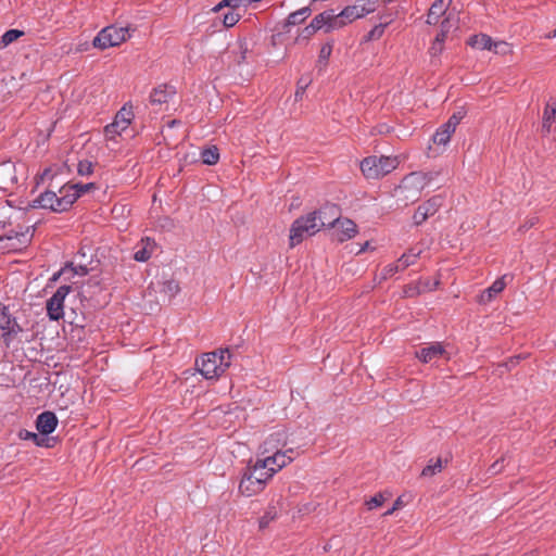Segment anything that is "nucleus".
<instances>
[{
  "instance_id": "f257e3e1",
  "label": "nucleus",
  "mask_w": 556,
  "mask_h": 556,
  "mask_svg": "<svg viewBox=\"0 0 556 556\" xmlns=\"http://www.w3.org/2000/svg\"><path fill=\"white\" fill-rule=\"evenodd\" d=\"M328 211L331 212L332 215H337L339 207L336 204H326L321 206L319 210L309 212L306 215L298 217L292 223L290 228V248H294L295 245L303 242L305 238L314 236L323 227L333 228L334 223L338 222V218L328 222L323 219V215H325Z\"/></svg>"
},
{
  "instance_id": "f03ea898",
  "label": "nucleus",
  "mask_w": 556,
  "mask_h": 556,
  "mask_svg": "<svg viewBox=\"0 0 556 556\" xmlns=\"http://www.w3.org/2000/svg\"><path fill=\"white\" fill-rule=\"evenodd\" d=\"M262 459H257L254 465H249L243 473L239 484V492L244 496H253L265 489L266 483L275 475L273 467H260Z\"/></svg>"
},
{
  "instance_id": "7ed1b4c3",
  "label": "nucleus",
  "mask_w": 556,
  "mask_h": 556,
  "mask_svg": "<svg viewBox=\"0 0 556 556\" xmlns=\"http://www.w3.org/2000/svg\"><path fill=\"white\" fill-rule=\"evenodd\" d=\"M232 354L228 348L204 353L195 361L198 370L205 379H216L231 365Z\"/></svg>"
},
{
  "instance_id": "20e7f679",
  "label": "nucleus",
  "mask_w": 556,
  "mask_h": 556,
  "mask_svg": "<svg viewBox=\"0 0 556 556\" xmlns=\"http://www.w3.org/2000/svg\"><path fill=\"white\" fill-rule=\"evenodd\" d=\"M25 330L17 321V318L11 313L10 307L0 303V342L10 349L15 341L21 342Z\"/></svg>"
},
{
  "instance_id": "39448f33",
  "label": "nucleus",
  "mask_w": 556,
  "mask_h": 556,
  "mask_svg": "<svg viewBox=\"0 0 556 556\" xmlns=\"http://www.w3.org/2000/svg\"><path fill=\"white\" fill-rule=\"evenodd\" d=\"M399 164L397 157L371 155L365 157L359 167L367 179H379L393 172Z\"/></svg>"
},
{
  "instance_id": "423d86ee",
  "label": "nucleus",
  "mask_w": 556,
  "mask_h": 556,
  "mask_svg": "<svg viewBox=\"0 0 556 556\" xmlns=\"http://www.w3.org/2000/svg\"><path fill=\"white\" fill-rule=\"evenodd\" d=\"M130 37L128 27L110 25L101 29L92 40V46L99 50L119 46Z\"/></svg>"
},
{
  "instance_id": "0eeeda50",
  "label": "nucleus",
  "mask_w": 556,
  "mask_h": 556,
  "mask_svg": "<svg viewBox=\"0 0 556 556\" xmlns=\"http://www.w3.org/2000/svg\"><path fill=\"white\" fill-rule=\"evenodd\" d=\"M378 0H356L354 4L345 7L340 13H336L342 27L353 21L364 17L376 11Z\"/></svg>"
},
{
  "instance_id": "6e6552de",
  "label": "nucleus",
  "mask_w": 556,
  "mask_h": 556,
  "mask_svg": "<svg viewBox=\"0 0 556 556\" xmlns=\"http://www.w3.org/2000/svg\"><path fill=\"white\" fill-rule=\"evenodd\" d=\"M33 227H26L25 230H10L4 236L0 237V243L5 242L4 245H1V249L7 251H17L21 250L23 247H26L33 236H34V229L30 231Z\"/></svg>"
},
{
  "instance_id": "1a4fd4ad",
  "label": "nucleus",
  "mask_w": 556,
  "mask_h": 556,
  "mask_svg": "<svg viewBox=\"0 0 556 556\" xmlns=\"http://www.w3.org/2000/svg\"><path fill=\"white\" fill-rule=\"evenodd\" d=\"M72 290L71 286H61L54 294L47 301V314L51 320H59L64 315V300Z\"/></svg>"
},
{
  "instance_id": "9d476101",
  "label": "nucleus",
  "mask_w": 556,
  "mask_h": 556,
  "mask_svg": "<svg viewBox=\"0 0 556 556\" xmlns=\"http://www.w3.org/2000/svg\"><path fill=\"white\" fill-rule=\"evenodd\" d=\"M427 175H425V172H413L408 175H406L400 186L397 187V191L404 192V191H414L412 198L413 201L418 199L420 197L421 191L427 186Z\"/></svg>"
},
{
  "instance_id": "9b49d317",
  "label": "nucleus",
  "mask_w": 556,
  "mask_h": 556,
  "mask_svg": "<svg viewBox=\"0 0 556 556\" xmlns=\"http://www.w3.org/2000/svg\"><path fill=\"white\" fill-rule=\"evenodd\" d=\"M443 204V198L442 195H433L425 203L420 204L414 215L413 220L416 226L421 225L424 222H426L430 216H433L439 208Z\"/></svg>"
},
{
  "instance_id": "f8f14e48",
  "label": "nucleus",
  "mask_w": 556,
  "mask_h": 556,
  "mask_svg": "<svg viewBox=\"0 0 556 556\" xmlns=\"http://www.w3.org/2000/svg\"><path fill=\"white\" fill-rule=\"evenodd\" d=\"M338 21L334 10L330 9L317 14L309 24L314 26L317 31L324 29L325 33H329L342 28V24Z\"/></svg>"
},
{
  "instance_id": "ddd939ff",
  "label": "nucleus",
  "mask_w": 556,
  "mask_h": 556,
  "mask_svg": "<svg viewBox=\"0 0 556 556\" xmlns=\"http://www.w3.org/2000/svg\"><path fill=\"white\" fill-rule=\"evenodd\" d=\"M293 460V456H289L288 453H283L281 450H277L273 455L266 456L262 459L261 468L273 467L275 473L286 467Z\"/></svg>"
},
{
  "instance_id": "4468645a",
  "label": "nucleus",
  "mask_w": 556,
  "mask_h": 556,
  "mask_svg": "<svg viewBox=\"0 0 556 556\" xmlns=\"http://www.w3.org/2000/svg\"><path fill=\"white\" fill-rule=\"evenodd\" d=\"M176 94L175 87L163 84L155 88L150 93V103L152 105H163L169 102Z\"/></svg>"
},
{
  "instance_id": "2eb2a0df",
  "label": "nucleus",
  "mask_w": 556,
  "mask_h": 556,
  "mask_svg": "<svg viewBox=\"0 0 556 556\" xmlns=\"http://www.w3.org/2000/svg\"><path fill=\"white\" fill-rule=\"evenodd\" d=\"M58 426V418L53 412L46 410L37 416L36 428L41 435H49Z\"/></svg>"
},
{
  "instance_id": "dca6fc26",
  "label": "nucleus",
  "mask_w": 556,
  "mask_h": 556,
  "mask_svg": "<svg viewBox=\"0 0 556 556\" xmlns=\"http://www.w3.org/2000/svg\"><path fill=\"white\" fill-rule=\"evenodd\" d=\"M333 227L336 228L334 235L339 242H344L357 233V225L349 218H338V222L334 223Z\"/></svg>"
},
{
  "instance_id": "f3484780",
  "label": "nucleus",
  "mask_w": 556,
  "mask_h": 556,
  "mask_svg": "<svg viewBox=\"0 0 556 556\" xmlns=\"http://www.w3.org/2000/svg\"><path fill=\"white\" fill-rule=\"evenodd\" d=\"M287 432L285 430H278L269 434L263 443V454L274 453L277 450H281L287 443Z\"/></svg>"
},
{
  "instance_id": "a211bd4d",
  "label": "nucleus",
  "mask_w": 556,
  "mask_h": 556,
  "mask_svg": "<svg viewBox=\"0 0 556 556\" xmlns=\"http://www.w3.org/2000/svg\"><path fill=\"white\" fill-rule=\"evenodd\" d=\"M467 43L473 49L494 50L496 53L498 52L497 47L502 45V42H493L492 38L485 34L469 37Z\"/></svg>"
},
{
  "instance_id": "6ab92c4d",
  "label": "nucleus",
  "mask_w": 556,
  "mask_h": 556,
  "mask_svg": "<svg viewBox=\"0 0 556 556\" xmlns=\"http://www.w3.org/2000/svg\"><path fill=\"white\" fill-rule=\"evenodd\" d=\"M452 0H435L428 11L427 24L437 25L441 16L445 14Z\"/></svg>"
},
{
  "instance_id": "aec40b11",
  "label": "nucleus",
  "mask_w": 556,
  "mask_h": 556,
  "mask_svg": "<svg viewBox=\"0 0 556 556\" xmlns=\"http://www.w3.org/2000/svg\"><path fill=\"white\" fill-rule=\"evenodd\" d=\"M508 275H504L497 278L488 289H485L480 298L479 302L481 304H486L491 302L497 294H500L506 287V278Z\"/></svg>"
},
{
  "instance_id": "412c9836",
  "label": "nucleus",
  "mask_w": 556,
  "mask_h": 556,
  "mask_svg": "<svg viewBox=\"0 0 556 556\" xmlns=\"http://www.w3.org/2000/svg\"><path fill=\"white\" fill-rule=\"evenodd\" d=\"M60 197L56 204V212L61 213L67 211L73 203L79 198V193H77L74 189H71V186H64L60 189Z\"/></svg>"
},
{
  "instance_id": "4be33fe9",
  "label": "nucleus",
  "mask_w": 556,
  "mask_h": 556,
  "mask_svg": "<svg viewBox=\"0 0 556 556\" xmlns=\"http://www.w3.org/2000/svg\"><path fill=\"white\" fill-rule=\"evenodd\" d=\"M18 437L22 440H30L33 441L37 446L42 447H53L55 444V439L47 435H41L40 433H35L28 430H21L18 432Z\"/></svg>"
},
{
  "instance_id": "5701e85b",
  "label": "nucleus",
  "mask_w": 556,
  "mask_h": 556,
  "mask_svg": "<svg viewBox=\"0 0 556 556\" xmlns=\"http://www.w3.org/2000/svg\"><path fill=\"white\" fill-rule=\"evenodd\" d=\"M445 352L444 348L440 343L426 346L416 351V357L422 363H429L440 357Z\"/></svg>"
},
{
  "instance_id": "b1692460",
  "label": "nucleus",
  "mask_w": 556,
  "mask_h": 556,
  "mask_svg": "<svg viewBox=\"0 0 556 556\" xmlns=\"http://www.w3.org/2000/svg\"><path fill=\"white\" fill-rule=\"evenodd\" d=\"M59 197L55 192L47 190L33 201V207L50 208L56 212Z\"/></svg>"
},
{
  "instance_id": "393cba45",
  "label": "nucleus",
  "mask_w": 556,
  "mask_h": 556,
  "mask_svg": "<svg viewBox=\"0 0 556 556\" xmlns=\"http://www.w3.org/2000/svg\"><path fill=\"white\" fill-rule=\"evenodd\" d=\"M556 117V99L549 98L543 112L542 131L548 134Z\"/></svg>"
},
{
  "instance_id": "a878e982",
  "label": "nucleus",
  "mask_w": 556,
  "mask_h": 556,
  "mask_svg": "<svg viewBox=\"0 0 556 556\" xmlns=\"http://www.w3.org/2000/svg\"><path fill=\"white\" fill-rule=\"evenodd\" d=\"M312 13V9L309 7H304L295 12H292L288 15L286 20L285 27L295 26L303 23Z\"/></svg>"
},
{
  "instance_id": "bb28decb",
  "label": "nucleus",
  "mask_w": 556,
  "mask_h": 556,
  "mask_svg": "<svg viewBox=\"0 0 556 556\" xmlns=\"http://www.w3.org/2000/svg\"><path fill=\"white\" fill-rule=\"evenodd\" d=\"M454 131L455 130H453L452 128H447L446 125L443 124L440 128H438V130L432 136L433 143L439 146H445L450 141L451 136Z\"/></svg>"
},
{
  "instance_id": "cd10ccee",
  "label": "nucleus",
  "mask_w": 556,
  "mask_h": 556,
  "mask_svg": "<svg viewBox=\"0 0 556 556\" xmlns=\"http://www.w3.org/2000/svg\"><path fill=\"white\" fill-rule=\"evenodd\" d=\"M201 160L206 165H215L219 161V151L216 146H211L202 150Z\"/></svg>"
},
{
  "instance_id": "c85d7f7f",
  "label": "nucleus",
  "mask_w": 556,
  "mask_h": 556,
  "mask_svg": "<svg viewBox=\"0 0 556 556\" xmlns=\"http://www.w3.org/2000/svg\"><path fill=\"white\" fill-rule=\"evenodd\" d=\"M142 243L144 244L141 249L135 252L134 258L137 262H147L150 257L152 252L149 250V247L154 245V241L150 238L142 239Z\"/></svg>"
},
{
  "instance_id": "c756f323",
  "label": "nucleus",
  "mask_w": 556,
  "mask_h": 556,
  "mask_svg": "<svg viewBox=\"0 0 556 556\" xmlns=\"http://www.w3.org/2000/svg\"><path fill=\"white\" fill-rule=\"evenodd\" d=\"M421 251L416 249H410L407 253H404L399 260L397 264L401 266V269H405L412 264L415 263L416 258L420 255Z\"/></svg>"
},
{
  "instance_id": "7c9ffc66",
  "label": "nucleus",
  "mask_w": 556,
  "mask_h": 556,
  "mask_svg": "<svg viewBox=\"0 0 556 556\" xmlns=\"http://www.w3.org/2000/svg\"><path fill=\"white\" fill-rule=\"evenodd\" d=\"M24 33L18 29H9L0 38V49L8 47L10 43L22 37Z\"/></svg>"
},
{
  "instance_id": "2f4dec72",
  "label": "nucleus",
  "mask_w": 556,
  "mask_h": 556,
  "mask_svg": "<svg viewBox=\"0 0 556 556\" xmlns=\"http://www.w3.org/2000/svg\"><path fill=\"white\" fill-rule=\"evenodd\" d=\"M443 467L442 459L439 457L435 460L430 459L429 464L422 469V477H432L437 472H440Z\"/></svg>"
},
{
  "instance_id": "473e14b6",
  "label": "nucleus",
  "mask_w": 556,
  "mask_h": 556,
  "mask_svg": "<svg viewBox=\"0 0 556 556\" xmlns=\"http://www.w3.org/2000/svg\"><path fill=\"white\" fill-rule=\"evenodd\" d=\"M388 23H380L376 25L367 35L364 36L363 42H369L372 40H378L382 37Z\"/></svg>"
},
{
  "instance_id": "72a5a7b5",
  "label": "nucleus",
  "mask_w": 556,
  "mask_h": 556,
  "mask_svg": "<svg viewBox=\"0 0 556 556\" xmlns=\"http://www.w3.org/2000/svg\"><path fill=\"white\" fill-rule=\"evenodd\" d=\"M333 45L332 42H326L321 46L318 60H317V66H326L328 63V60L331 55Z\"/></svg>"
},
{
  "instance_id": "f704fd0d",
  "label": "nucleus",
  "mask_w": 556,
  "mask_h": 556,
  "mask_svg": "<svg viewBox=\"0 0 556 556\" xmlns=\"http://www.w3.org/2000/svg\"><path fill=\"white\" fill-rule=\"evenodd\" d=\"M132 116L134 114L131 110H127L126 106H123L122 110L117 113L115 121H118L119 125L122 124L121 129L125 130L130 124Z\"/></svg>"
},
{
  "instance_id": "c9c22d12",
  "label": "nucleus",
  "mask_w": 556,
  "mask_h": 556,
  "mask_svg": "<svg viewBox=\"0 0 556 556\" xmlns=\"http://www.w3.org/2000/svg\"><path fill=\"white\" fill-rule=\"evenodd\" d=\"M277 518V509L274 506H269L265 514L260 518V528H266L269 522Z\"/></svg>"
},
{
  "instance_id": "e433bc0d",
  "label": "nucleus",
  "mask_w": 556,
  "mask_h": 556,
  "mask_svg": "<svg viewBox=\"0 0 556 556\" xmlns=\"http://www.w3.org/2000/svg\"><path fill=\"white\" fill-rule=\"evenodd\" d=\"M240 17L241 15L239 13H236L235 10H230L223 15L222 22L226 28H229L235 26L239 22Z\"/></svg>"
},
{
  "instance_id": "4c0bfd02",
  "label": "nucleus",
  "mask_w": 556,
  "mask_h": 556,
  "mask_svg": "<svg viewBox=\"0 0 556 556\" xmlns=\"http://www.w3.org/2000/svg\"><path fill=\"white\" fill-rule=\"evenodd\" d=\"M466 112L462 109L457 112H455L448 121L445 123L447 128H452L453 130L456 129L457 125L460 123V121L465 117Z\"/></svg>"
},
{
  "instance_id": "58836bf2",
  "label": "nucleus",
  "mask_w": 556,
  "mask_h": 556,
  "mask_svg": "<svg viewBox=\"0 0 556 556\" xmlns=\"http://www.w3.org/2000/svg\"><path fill=\"white\" fill-rule=\"evenodd\" d=\"M315 33H317V30H315L314 26L308 24L300 31L295 38V42L300 43L301 41H308Z\"/></svg>"
},
{
  "instance_id": "ea45409f",
  "label": "nucleus",
  "mask_w": 556,
  "mask_h": 556,
  "mask_svg": "<svg viewBox=\"0 0 556 556\" xmlns=\"http://www.w3.org/2000/svg\"><path fill=\"white\" fill-rule=\"evenodd\" d=\"M77 172L81 176H89L93 173V164L88 160L79 161Z\"/></svg>"
},
{
  "instance_id": "a19ab883",
  "label": "nucleus",
  "mask_w": 556,
  "mask_h": 556,
  "mask_svg": "<svg viewBox=\"0 0 556 556\" xmlns=\"http://www.w3.org/2000/svg\"><path fill=\"white\" fill-rule=\"evenodd\" d=\"M386 501L382 493H377L375 496H372L370 500L366 501V506L369 510L380 507L383 502Z\"/></svg>"
},
{
  "instance_id": "79ce46f5",
  "label": "nucleus",
  "mask_w": 556,
  "mask_h": 556,
  "mask_svg": "<svg viewBox=\"0 0 556 556\" xmlns=\"http://www.w3.org/2000/svg\"><path fill=\"white\" fill-rule=\"evenodd\" d=\"M399 269H401L399 264H389L381 270L380 279L387 280L388 278L392 277Z\"/></svg>"
},
{
  "instance_id": "37998d69",
  "label": "nucleus",
  "mask_w": 556,
  "mask_h": 556,
  "mask_svg": "<svg viewBox=\"0 0 556 556\" xmlns=\"http://www.w3.org/2000/svg\"><path fill=\"white\" fill-rule=\"evenodd\" d=\"M65 265H66L67 271L70 270L72 273V276H74V275L85 276L89 271V269L86 265L74 266L73 263H66Z\"/></svg>"
},
{
  "instance_id": "c03bdc74",
  "label": "nucleus",
  "mask_w": 556,
  "mask_h": 556,
  "mask_svg": "<svg viewBox=\"0 0 556 556\" xmlns=\"http://www.w3.org/2000/svg\"><path fill=\"white\" fill-rule=\"evenodd\" d=\"M505 456H502L500 459L495 460L489 468H488V473H490L491 476H495L500 472H502V470L504 469V462H505Z\"/></svg>"
},
{
  "instance_id": "a18cd8bd",
  "label": "nucleus",
  "mask_w": 556,
  "mask_h": 556,
  "mask_svg": "<svg viewBox=\"0 0 556 556\" xmlns=\"http://www.w3.org/2000/svg\"><path fill=\"white\" fill-rule=\"evenodd\" d=\"M180 288L177 281L168 280L164 282V291L168 293L170 296H174L179 292Z\"/></svg>"
},
{
  "instance_id": "49530a36",
  "label": "nucleus",
  "mask_w": 556,
  "mask_h": 556,
  "mask_svg": "<svg viewBox=\"0 0 556 556\" xmlns=\"http://www.w3.org/2000/svg\"><path fill=\"white\" fill-rule=\"evenodd\" d=\"M308 84H309V81L305 80L304 78L299 79L298 86H296V91L294 93L295 100H299L302 98Z\"/></svg>"
},
{
  "instance_id": "de8ad7c7",
  "label": "nucleus",
  "mask_w": 556,
  "mask_h": 556,
  "mask_svg": "<svg viewBox=\"0 0 556 556\" xmlns=\"http://www.w3.org/2000/svg\"><path fill=\"white\" fill-rule=\"evenodd\" d=\"M93 188H94V184H92V182L85 184V185L77 184V185L71 186V189H74L77 193H79V197Z\"/></svg>"
},
{
  "instance_id": "09e8293b",
  "label": "nucleus",
  "mask_w": 556,
  "mask_h": 556,
  "mask_svg": "<svg viewBox=\"0 0 556 556\" xmlns=\"http://www.w3.org/2000/svg\"><path fill=\"white\" fill-rule=\"evenodd\" d=\"M224 8H229L230 10H235L233 3L231 0H222L219 3H217L212 11L213 12H219Z\"/></svg>"
},
{
  "instance_id": "8fccbe9b",
  "label": "nucleus",
  "mask_w": 556,
  "mask_h": 556,
  "mask_svg": "<svg viewBox=\"0 0 556 556\" xmlns=\"http://www.w3.org/2000/svg\"><path fill=\"white\" fill-rule=\"evenodd\" d=\"M118 128H119V122L114 121V123H112L105 127L106 136L112 137L114 134H118L119 132Z\"/></svg>"
},
{
  "instance_id": "3c124183",
  "label": "nucleus",
  "mask_w": 556,
  "mask_h": 556,
  "mask_svg": "<svg viewBox=\"0 0 556 556\" xmlns=\"http://www.w3.org/2000/svg\"><path fill=\"white\" fill-rule=\"evenodd\" d=\"M239 48H240V59L237 61L238 64H241L243 63L245 60H247V54L249 52V49H248V46L245 42H240L239 43Z\"/></svg>"
},
{
  "instance_id": "603ef678",
  "label": "nucleus",
  "mask_w": 556,
  "mask_h": 556,
  "mask_svg": "<svg viewBox=\"0 0 556 556\" xmlns=\"http://www.w3.org/2000/svg\"><path fill=\"white\" fill-rule=\"evenodd\" d=\"M452 27L451 25V18L450 16H447L446 18H444L441 23V31H444V34H447L450 31V28Z\"/></svg>"
},
{
  "instance_id": "864d4df0",
  "label": "nucleus",
  "mask_w": 556,
  "mask_h": 556,
  "mask_svg": "<svg viewBox=\"0 0 556 556\" xmlns=\"http://www.w3.org/2000/svg\"><path fill=\"white\" fill-rule=\"evenodd\" d=\"M446 35L447 34H444V31H440L435 37L432 49H435L437 43L442 45L446 38Z\"/></svg>"
},
{
  "instance_id": "5fc2aeb1",
  "label": "nucleus",
  "mask_w": 556,
  "mask_h": 556,
  "mask_svg": "<svg viewBox=\"0 0 556 556\" xmlns=\"http://www.w3.org/2000/svg\"><path fill=\"white\" fill-rule=\"evenodd\" d=\"M231 1L233 3L235 10L240 7H248L249 4H251L250 0H231Z\"/></svg>"
},
{
  "instance_id": "6e6d98bb",
  "label": "nucleus",
  "mask_w": 556,
  "mask_h": 556,
  "mask_svg": "<svg viewBox=\"0 0 556 556\" xmlns=\"http://www.w3.org/2000/svg\"><path fill=\"white\" fill-rule=\"evenodd\" d=\"M67 273V269H66V265L61 269L59 270L58 273L53 274V276L51 277L50 281L51 282H55L56 280H59V278L66 274Z\"/></svg>"
},
{
  "instance_id": "4d7b16f0",
  "label": "nucleus",
  "mask_w": 556,
  "mask_h": 556,
  "mask_svg": "<svg viewBox=\"0 0 556 556\" xmlns=\"http://www.w3.org/2000/svg\"><path fill=\"white\" fill-rule=\"evenodd\" d=\"M334 218H340L339 213L337 215H332V213L328 211L325 215H323V219L326 222L333 220Z\"/></svg>"
},
{
  "instance_id": "13d9d810",
  "label": "nucleus",
  "mask_w": 556,
  "mask_h": 556,
  "mask_svg": "<svg viewBox=\"0 0 556 556\" xmlns=\"http://www.w3.org/2000/svg\"><path fill=\"white\" fill-rule=\"evenodd\" d=\"M89 49V43L88 42H84V43H79L77 47H76V51L77 52H85Z\"/></svg>"
},
{
  "instance_id": "bf43d9fd",
  "label": "nucleus",
  "mask_w": 556,
  "mask_h": 556,
  "mask_svg": "<svg viewBox=\"0 0 556 556\" xmlns=\"http://www.w3.org/2000/svg\"><path fill=\"white\" fill-rule=\"evenodd\" d=\"M283 453H288L289 456H293V459L299 455V452L295 448H287L286 451H282Z\"/></svg>"
},
{
  "instance_id": "052dcab7",
  "label": "nucleus",
  "mask_w": 556,
  "mask_h": 556,
  "mask_svg": "<svg viewBox=\"0 0 556 556\" xmlns=\"http://www.w3.org/2000/svg\"><path fill=\"white\" fill-rule=\"evenodd\" d=\"M377 130L379 134H386V132H389V127L387 125H379L377 127Z\"/></svg>"
},
{
  "instance_id": "680f3d73",
  "label": "nucleus",
  "mask_w": 556,
  "mask_h": 556,
  "mask_svg": "<svg viewBox=\"0 0 556 556\" xmlns=\"http://www.w3.org/2000/svg\"><path fill=\"white\" fill-rule=\"evenodd\" d=\"M425 175H427V186L429 185V182L438 175V173H432V172H428V173H425Z\"/></svg>"
},
{
  "instance_id": "e2e57ef3",
  "label": "nucleus",
  "mask_w": 556,
  "mask_h": 556,
  "mask_svg": "<svg viewBox=\"0 0 556 556\" xmlns=\"http://www.w3.org/2000/svg\"><path fill=\"white\" fill-rule=\"evenodd\" d=\"M368 247H369V242H368V241H366V242L364 243V245L359 249V251L357 252V254H359V253H362V252L366 251V250L368 249Z\"/></svg>"
},
{
  "instance_id": "0e129e2a",
  "label": "nucleus",
  "mask_w": 556,
  "mask_h": 556,
  "mask_svg": "<svg viewBox=\"0 0 556 556\" xmlns=\"http://www.w3.org/2000/svg\"><path fill=\"white\" fill-rule=\"evenodd\" d=\"M176 125H180V121H178V119H173V121L168 122V126H169V127H174V126H176Z\"/></svg>"
},
{
  "instance_id": "69168bd1",
  "label": "nucleus",
  "mask_w": 556,
  "mask_h": 556,
  "mask_svg": "<svg viewBox=\"0 0 556 556\" xmlns=\"http://www.w3.org/2000/svg\"><path fill=\"white\" fill-rule=\"evenodd\" d=\"M396 510V505H393L388 511H386V516L392 515Z\"/></svg>"
},
{
  "instance_id": "338daca9",
  "label": "nucleus",
  "mask_w": 556,
  "mask_h": 556,
  "mask_svg": "<svg viewBox=\"0 0 556 556\" xmlns=\"http://www.w3.org/2000/svg\"><path fill=\"white\" fill-rule=\"evenodd\" d=\"M555 37H556V28L546 35V38H555Z\"/></svg>"
},
{
  "instance_id": "774afa93",
  "label": "nucleus",
  "mask_w": 556,
  "mask_h": 556,
  "mask_svg": "<svg viewBox=\"0 0 556 556\" xmlns=\"http://www.w3.org/2000/svg\"><path fill=\"white\" fill-rule=\"evenodd\" d=\"M402 502H401V498H397L394 503V505H396V509L401 506Z\"/></svg>"
}]
</instances>
